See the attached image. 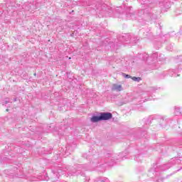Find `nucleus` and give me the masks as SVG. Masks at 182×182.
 I'll use <instances>...</instances> for the list:
<instances>
[{
	"label": "nucleus",
	"mask_w": 182,
	"mask_h": 182,
	"mask_svg": "<svg viewBox=\"0 0 182 182\" xmlns=\"http://www.w3.org/2000/svg\"><path fill=\"white\" fill-rule=\"evenodd\" d=\"M101 120H110L112 119V115L110 112H102L100 114Z\"/></svg>",
	"instance_id": "1"
},
{
	"label": "nucleus",
	"mask_w": 182,
	"mask_h": 182,
	"mask_svg": "<svg viewBox=\"0 0 182 182\" xmlns=\"http://www.w3.org/2000/svg\"><path fill=\"white\" fill-rule=\"evenodd\" d=\"M113 92H122L123 90V86L120 84H113L112 87Z\"/></svg>",
	"instance_id": "2"
},
{
	"label": "nucleus",
	"mask_w": 182,
	"mask_h": 182,
	"mask_svg": "<svg viewBox=\"0 0 182 182\" xmlns=\"http://www.w3.org/2000/svg\"><path fill=\"white\" fill-rule=\"evenodd\" d=\"M102 121L101 118H100V116H94L91 118V122H92V123H97V122H100Z\"/></svg>",
	"instance_id": "3"
},
{
	"label": "nucleus",
	"mask_w": 182,
	"mask_h": 182,
	"mask_svg": "<svg viewBox=\"0 0 182 182\" xmlns=\"http://www.w3.org/2000/svg\"><path fill=\"white\" fill-rule=\"evenodd\" d=\"M132 79L134 82H140V80H141V78H140L139 77H132Z\"/></svg>",
	"instance_id": "4"
},
{
	"label": "nucleus",
	"mask_w": 182,
	"mask_h": 182,
	"mask_svg": "<svg viewBox=\"0 0 182 182\" xmlns=\"http://www.w3.org/2000/svg\"><path fill=\"white\" fill-rule=\"evenodd\" d=\"M123 76L126 77V79H130V77H132V76H130L129 75H126V74H123Z\"/></svg>",
	"instance_id": "5"
},
{
	"label": "nucleus",
	"mask_w": 182,
	"mask_h": 182,
	"mask_svg": "<svg viewBox=\"0 0 182 182\" xmlns=\"http://www.w3.org/2000/svg\"><path fill=\"white\" fill-rule=\"evenodd\" d=\"M8 103V101H6V104Z\"/></svg>",
	"instance_id": "6"
}]
</instances>
